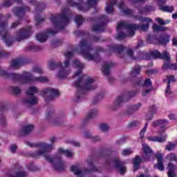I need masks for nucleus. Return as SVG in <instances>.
Returning a JSON list of instances; mask_svg holds the SVG:
<instances>
[{
    "label": "nucleus",
    "instance_id": "4c0bfd02",
    "mask_svg": "<svg viewBox=\"0 0 177 177\" xmlns=\"http://www.w3.org/2000/svg\"><path fill=\"white\" fill-rule=\"evenodd\" d=\"M110 67L111 65L109 63H104L102 68V71L104 74H105V75H109V74H110Z\"/></svg>",
    "mask_w": 177,
    "mask_h": 177
},
{
    "label": "nucleus",
    "instance_id": "603ef678",
    "mask_svg": "<svg viewBox=\"0 0 177 177\" xmlns=\"http://www.w3.org/2000/svg\"><path fill=\"white\" fill-rule=\"evenodd\" d=\"M75 21L77 26H81V24L84 21V18H82L81 15H77Z\"/></svg>",
    "mask_w": 177,
    "mask_h": 177
},
{
    "label": "nucleus",
    "instance_id": "e2e57ef3",
    "mask_svg": "<svg viewBox=\"0 0 177 177\" xmlns=\"http://www.w3.org/2000/svg\"><path fill=\"white\" fill-rule=\"evenodd\" d=\"M0 124L1 125H3V127H5V125H6V119L5 118V117L0 118Z\"/></svg>",
    "mask_w": 177,
    "mask_h": 177
},
{
    "label": "nucleus",
    "instance_id": "9d476101",
    "mask_svg": "<svg viewBox=\"0 0 177 177\" xmlns=\"http://www.w3.org/2000/svg\"><path fill=\"white\" fill-rule=\"evenodd\" d=\"M114 5H117L118 8L120 9V12L124 14L125 16H133L134 13L133 10L127 7L124 1H120L118 3L117 0H111V13L114 12Z\"/></svg>",
    "mask_w": 177,
    "mask_h": 177
},
{
    "label": "nucleus",
    "instance_id": "a878e982",
    "mask_svg": "<svg viewBox=\"0 0 177 177\" xmlns=\"http://www.w3.org/2000/svg\"><path fill=\"white\" fill-rule=\"evenodd\" d=\"M5 27H6V24H3L0 25V28H1V31L0 32V34L3 35V39L4 40L5 43L6 44L7 46H10L12 45V42L9 41L6 38H8V36L6 35V32H5Z\"/></svg>",
    "mask_w": 177,
    "mask_h": 177
},
{
    "label": "nucleus",
    "instance_id": "dca6fc26",
    "mask_svg": "<svg viewBox=\"0 0 177 177\" xmlns=\"http://www.w3.org/2000/svg\"><path fill=\"white\" fill-rule=\"evenodd\" d=\"M138 28H139V25L136 24H127L125 21H120L118 24L116 30L120 31L121 30H138Z\"/></svg>",
    "mask_w": 177,
    "mask_h": 177
},
{
    "label": "nucleus",
    "instance_id": "f8f14e48",
    "mask_svg": "<svg viewBox=\"0 0 177 177\" xmlns=\"http://www.w3.org/2000/svg\"><path fill=\"white\" fill-rule=\"evenodd\" d=\"M40 95L41 96L44 97L46 102H49V100H53V99H55V97L59 96V95H60V93L58 90H56L55 88H47L43 90L40 93Z\"/></svg>",
    "mask_w": 177,
    "mask_h": 177
},
{
    "label": "nucleus",
    "instance_id": "ea45409f",
    "mask_svg": "<svg viewBox=\"0 0 177 177\" xmlns=\"http://www.w3.org/2000/svg\"><path fill=\"white\" fill-rule=\"evenodd\" d=\"M177 144L176 142H169L168 145L165 146V149L167 150V151H172V150H175V148L176 147Z\"/></svg>",
    "mask_w": 177,
    "mask_h": 177
},
{
    "label": "nucleus",
    "instance_id": "de8ad7c7",
    "mask_svg": "<svg viewBox=\"0 0 177 177\" xmlns=\"http://www.w3.org/2000/svg\"><path fill=\"white\" fill-rule=\"evenodd\" d=\"M139 125H140V122L138 120H134L129 122L128 128H135V127H139Z\"/></svg>",
    "mask_w": 177,
    "mask_h": 177
},
{
    "label": "nucleus",
    "instance_id": "4be33fe9",
    "mask_svg": "<svg viewBox=\"0 0 177 177\" xmlns=\"http://www.w3.org/2000/svg\"><path fill=\"white\" fill-rule=\"evenodd\" d=\"M31 34V29H25L20 30L17 35V41H21L22 39H26L28 38Z\"/></svg>",
    "mask_w": 177,
    "mask_h": 177
},
{
    "label": "nucleus",
    "instance_id": "b1692460",
    "mask_svg": "<svg viewBox=\"0 0 177 177\" xmlns=\"http://www.w3.org/2000/svg\"><path fill=\"white\" fill-rule=\"evenodd\" d=\"M142 162H143V159L139 155L136 156L135 158L132 159L134 172H136V171L140 168V164H142Z\"/></svg>",
    "mask_w": 177,
    "mask_h": 177
},
{
    "label": "nucleus",
    "instance_id": "bf43d9fd",
    "mask_svg": "<svg viewBox=\"0 0 177 177\" xmlns=\"http://www.w3.org/2000/svg\"><path fill=\"white\" fill-rule=\"evenodd\" d=\"M152 91H153V88H149V89H147L145 91H142V96H146V95H149V93H150Z\"/></svg>",
    "mask_w": 177,
    "mask_h": 177
},
{
    "label": "nucleus",
    "instance_id": "052dcab7",
    "mask_svg": "<svg viewBox=\"0 0 177 177\" xmlns=\"http://www.w3.org/2000/svg\"><path fill=\"white\" fill-rule=\"evenodd\" d=\"M145 133H146V128H143L140 132V138L142 140L145 138Z\"/></svg>",
    "mask_w": 177,
    "mask_h": 177
},
{
    "label": "nucleus",
    "instance_id": "a18cd8bd",
    "mask_svg": "<svg viewBox=\"0 0 177 177\" xmlns=\"http://www.w3.org/2000/svg\"><path fill=\"white\" fill-rule=\"evenodd\" d=\"M149 23L147 22V24H137V26H138V28H137V30H142V31H147L149 30Z\"/></svg>",
    "mask_w": 177,
    "mask_h": 177
},
{
    "label": "nucleus",
    "instance_id": "49530a36",
    "mask_svg": "<svg viewBox=\"0 0 177 177\" xmlns=\"http://www.w3.org/2000/svg\"><path fill=\"white\" fill-rule=\"evenodd\" d=\"M26 10H30V8H18L15 10V12L16 13L17 16H20V15H24V11Z\"/></svg>",
    "mask_w": 177,
    "mask_h": 177
},
{
    "label": "nucleus",
    "instance_id": "20e7f679",
    "mask_svg": "<svg viewBox=\"0 0 177 177\" xmlns=\"http://www.w3.org/2000/svg\"><path fill=\"white\" fill-rule=\"evenodd\" d=\"M65 57H66V60L64 62V66L62 62H58L55 64L53 62H50L48 64V67L50 70H55L59 67L60 71L57 73V77L58 78H66L67 75L70 73V70H68V66H70V57H73L72 52H67L65 53Z\"/></svg>",
    "mask_w": 177,
    "mask_h": 177
},
{
    "label": "nucleus",
    "instance_id": "8fccbe9b",
    "mask_svg": "<svg viewBox=\"0 0 177 177\" xmlns=\"http://www.w3.org/2000/svg\"><path fill=\"white\" fill-rule=\"evenodd\" d=\"M32 73H34V74H44V70H42V68L41 67L39 66H35L32 68Z\"/></svg>",
    "mask_w": 177,
    "mask_h": 177
},
{
    "label": "nucleus",
    "instance_id": "bb28decb",
    "mask_svg": "<svg viewBox=\"0 0 177 177\" xmlns=\"http://www.w3.org/2000/svg\"><path fill=\"white\" fill-rule=\"evenodd\" d=\"M167 176L168 177H175L176 174H175V169H176V166L172 162H169L167 165Z\"/></svg>",
    "mask_w": 177,
    "mask_h": 177
},
{
    "label": "nucleus",
    "instance_id": "72a5a7b5",
    "mask_svg": "<svg viewBox=\"0 0 177 177\" xmlns=\"http://www.w3.org/2000/svg\"><path fill=\"white\" fill-rule=\"evenodd\" d=\"M32 129H34V125L27 124L21 129V133H22L23 135L30 133V132H31V131H32Z\"/></svg>",
    "mask_w": 177,
    "mask_h": 177
},
{
    "label": "nucleus",
    "instance_id": "f3484780",
    "mask_svg": "<svg viewBox=\"0 0 177 177\" xmlns=\"http://www.w3.org/2000/svg\"><path fill=\"white\" fill-rule=\"evenodd\" d=\"M158 133L160 136H149L147 138L149 142H158V143H164L167 140V134L165 131L159 130Z\"/></svg>",
    "mask_w": 177,
    "mask_h": 177
},
{
    "label": "nucleus",
    "instance_id": "5fc2aeb1",
    "mask_svg": "<svg viewBox=\"0 0 177 177\" xmlns=\"http://www.w3.org/2000/svg\"><path fill=\"white\" fill-rule=\"evenodd\" d=\"M166 62H167L163 64L162 68L164 70H169V69L171 70V64H169V59L166 60Z\"/></svg>",
    "mask_w": 177,
    "mask_h": 177
},
{
    "label": "nucleus",
    "instance_id": "7ed1b4c3",
    "mask_svg": "<svg viewBox=\"0 0 177 177\" xmlns=\"http://www.w3.org/2000/svg\"><path fill=\"white\" fill-rule=\"evenodd\" d=\"M0 75L5 78H11L14 81H18L19 84H30V82H48V77H32V74L25 72L23 74L8 73L6 71L0 69Z\"/></svg>",
    "mask_w": 177,
    "mask_h": 177
},
{
    "label": "nucleus",
    "instance_id": "39448f33",
    "mask_svg": "<svg viewBox=\"0 0 177 177\" xmlns=\"http://www.w3.org/2000/svg\"><path fill=\"white\" fill-rule=\"evenodd\" d=\"M78 49L80 55L86 59L87 60H94L96 62L99 59V54L95 53L92 55V48H91V44L86 41H82L79 44Z\"/></svg>",
    "mask_w": 177,
    "mask_h": 177
},
{
    "label": "nucleus",
    "instance_id": "4d7b16f0",
    "mask_svg": "<svg viewBox=\"0 0 177 177\" xmlns=\"http://www.w3.org/2000/svg\"><path fill=\"white\" fill-rule=\"evenodd\" d=\"M171 93H172V91H171V84H167L165 90V95L167 96V95H171Z\"/></svg>",
    "mask_w": 177,
    "mask_h": 177
},
{
    "label": "nucleus",
    "instance_id": "69168bd1",
    "mask_svg": "<svg viewBox=\"0 0 177 177\" xmlns=\"http://www.w3.org/2000/svg\"><path fill=\"white\" fill-rule=\"evenodd\" d=\"M12 89L14 93L15 94L20 93V92H21V91L20 90V88L19 87H12Z\"/></svg>",
    "mask_w": 177,
    "mask_h": 177
},
{
    "label": "nucleus",
    "instance_id": "e433bc0d",
    "mask_svg": "<svg viewBox=\"0 0 177 177\" xmlns=\"http://www.w3.org/2000/svg\"><path fill=\"white\" fill-rule=\"evenodd\" d=\"M134 19H136L137 20H140V21H142L143 23H151L153 20L150 17H144L141 15H134L133 16Z\"/></svg>",
    "mask_w": 177,
    "mask_h": 177
},
{
    "label": "nucleus",
    "instance_id": "473e14b6",
    "mask_svg": "<svg viewBox=\"0 0 177 177\" xmlns=\"http://www.w3.org/2000/svg\"><path fill=\"white\" fill-rule=\"evenodd\" d=\"M158 42L160 45H166L169 42V36L167 35H161L158 39Z\"/></svg>",
    "mask_w": 177,
    "mask_h": 177
},
{
    "label": "nucleus",
    "instance_id": "338daca9",
    "mask_svg": "<svg viewBox=\"0 0 177 177\" xmlns=\"http://www.w3.org/2000/svg\"><path fill=\"white\" fill-rule=\"evenodd\" d=\"M135 29L129 30V33L127 34L128 37H133L135 35Z\"/></svg>",
    "mask_w": 177,
    "mask_h": 177
},
{
    "label": "nucleus",
    "instance_id": "0e129e2a",
    "mask_svg": "<svg viewBox=\"0 0 177 177\" xmlns=\"http://www.w3.org/2000/svg\"><path fill=\"white\" fill-rule=\"evenodd\" d=\"M17 149V146L15 145H12L10 147V151H11V153H15Z\"/></svg>",
    "mask_w": 177,
    "mask_h": 177
},
{
    "label": "nucleus",
    "instance_id": "7c9ffc66",
    "mask_svg": "<svg viewBox=\"0 0 177 177\" xmlns=\"http://www.w3.org/2000/svg\"><path fill=\"white\" fill-rule=\"evenodd\" d=\"M142 107V104L138 103L135 105L130 106L129 109L127 111V115H131V114H133V111H136V110H139V108Z\"/></svg>",
    "mask_w": 177,
    "mask_h": 177
},
{
    "label": "nucleus",
    "instance_id": "2f4dec72",
    "mask_svg": "<svg viewBox=\"0 0 177 177\" xmlns=\"http://www.w3.org/2000/svg\"><path fill=\"white\" fill-rule=\"evenodd\" d=\"M21 66V60L17 59H13L11 62V64L10 66V70H16L19 68Z\"/></svg>",
    "mask_w": 177,
    "mask_h": 177
},
{
    "label": "nucleus",
    "instance_id": "9b49d317",
    "mask_svg": "<svg viewBox=\"0 0 177 177\" xmlns=\"http://www.w3.org/2000/svg\"><path fill=\"white\" fill-rule=\"evenodd\" d=\"M111 51L115 52V53H122V52L126 51L127 55L129 56L132 60H136L138 58L133 55V50L128 49V48L124 47L123 45L114 44L111 46Z\"/></svg>",
    "mask_w": 177,
    "mask_h": 177
},
{
    "label": "nucleus",
    "instance_id": "a19ab883",
    "mask_svg": "<svg viewBox=\"0 0 177 177\" xmlns=\"http://www.w3.org/2000/svg\"><path fill=\"white\" fill-rule=\"evenodd\" d=\"M104 28V24L102 23L99 25H95L93 27V31H95L96 32H100L103 31V29Z\"/></svg>",
    "mask_w": 177,
    "mask_h": 177
},
{
    "label": "nucleus",
    "instance_id": "864d4df0",
    "mask_svg": "<svg viewBox=\"0 0 177 177\" xmlns=\"http://www.w3.org/2000/svg\"><path fill=\"white\" fill-rule=\"evenodd\" d=\"M105 12H106V13L108 14L111 13V1L107 2L106 6L105 7Z\"/></svg>",
    "mask_w": 177,
    "mask_h": 177
},
{
    "label": "nucleus",
    "instance_id": "58836bf2",
    "mask_svg": "<svg viewBox=\"0 0 177 177\" xmlns=\"http://www.w3.org/2000/svg\"><path fill=\"white\" fill-rule=\"evenodd\" d=\"M97 114H99V111L97 109H92L88 112L87 115V118H95V117H96Z\"/></svg>",
    "mask_w": 177,
    "mask_h": 177
},
{
    "label": "nucleus",
    "instance_id": "c03bdc74",
    "mask_svg": "<svg viewBox=\"0 0 177 177\" xmlns=\"http://www.w3.org/2000/svg\"><path fill=\"white\" fill-rule=\"evenodd\" d=\"M41 49H42V48L34 44H31L28 47V50H31L32 52H38L41 50Z\"/></svg>",
    "mask_w": 177,
    "mask_h": 177
},
{
    "label": "nucleus",
    "instance_id": "6e6552de",
    "mask_svg": "<svg viewBox=\"0 0 177 177\" xmlns=\"http://www.w3.org/2000/svg\"><path fill=\"white\" fill-rule=\"evenodd\" d=\"M99 2V0H87L86 3H77L73 2V0L68 1V5L69 6H75L77 8L78 10H81V12H86L91 9V8H93V6H96V4Z\"/></svg>",
    "mask_w": 177,
    "mask_h": 177
},
{
    "label": "nucleus",
    "instance_id": "1a4fd4ad",
    "mask_svg": "<svg viewBox=\"0 0 177 177\" xmlns=\"http://www.w3.org/2000/svg\"><path fill=\"white\" fill-rule=\"evenodd\" d=\"M87 164L91 168L90 170L82 171L80 169V165H75L71 167V171L73 172L74 175H75L77 177H84L86 174L96 171V167H95L93 165L92 160H87Z\"/></svg>",
    "mask_w": 177,
    "mask_h": 177
},
{
    "label": "nucleus",
    "instance_id": "6ab92c4d",
    "mask_svg": "<svg viewBox=\"0 0 177 177\" xmlns=\"http://www.w3.org/2000/svg\"><path fill=\"white\" fill-rule=\"evenodd\" d=\"M157 3L159 6L160 10H162V12L172 13V12L175 10V8H174V6H165V3H167V0H157Z\"/></svg>",
    "mask_w": 177,
    "mask_h": 177
},
{
    "label": "nucleus",
    "instance_id": "6e6d98bb",
    "mask_svg": "<svg viewBox=\"0 0 177 177\" xmlns=\"http://www.w3.org/2000/svg\"><path fill=\"white\" fill-rule=\"evenodd\" d=\"M145 9L147 11V13H149V12H153V10H154V8L150 5H146L145 6Z\"/></svg>",
    "mask_w": 177,
    "mask_h": 177
},
{
    "label": "nucleus",
    "instance_id": "f257e3e1",
    "mask_svg": "<svg viewBox=\"0 0 177 177\" xmlns=\"http://www.w3.org/2000/svg\"><path fill=\"white\" fill-rule=\"evenodd\" d=\"M26 145L27 146H30V147H37L39 150L32 154V157H34V158H39L41 156L44 157L46 161L50 162V164H52L53 168L57 171H63V169H64V163H63L61 160L62 154L66 156V157H71L74 156V153L71 152V151L64 150L60 148L58 150V153L55 156L52 157L49 155V153L53 150V145L48 144L46 142H41L37 145L27 142Z\"/></svg>",
    "mask_w": 177,
    "mask_h": 177
},
{
    "label": "nucleus",
    "instance_id": "0eeeda50",
    "mask_svg": "<svg viewBox=\"0 0 177 177\" xmlns=\"http://www.w3.org/2000/svg\"><path fill=\"white\" fill-rule=\"evenodd\" d=\"M136 95V91H127L126 93H122L119 95L115 102L113 103V106L112 107V110H117L118 107H121L122 103H125V102H128L134 97Z\"/></svg>",
    "mask_w": 177,
    "mask_h": 177
},
{
    "label": "nucleus",
    "instance_id": "5701e85b",
    "mask_svg": "<svg viewBox=\"0 0 177 177\" xmlns=\"http://www.w3.org/2000/svg\"><path fill=\"white\" fill-rule=\"evenodd\" d=\"M169 122L168 120L166 119L162 120H154L152 123V126L154 128H157V127H160V129H167V126L168 125Z\"/></svg>",
    "mask_w": 177,
    "mask_h": 177
},
{
    "label": "nucleus",
    "instance_id": "2eb2a0df",
    "mask_svg": "<svg viewBox=\"0 0 177 177\" xmlns=\"http://www.w3.org/2000/svg\"><path fill=\"white\" fill-rule=\"evenodd\" d=\"M114 168L119 171L121 175H124L127 172V167H125V162L122 161L120 158H115L112 160Z\"/></svg>",
    "mask_w": 177,
    "mask_h": 177
},
{
    "label": "nucleus",
    "instance_id": "4468645a",
    "mask_svg": "<svg viewBox=\"0 0 177 177\" xmlns=\"http://www.w3.org/2000/svg\"><path fill=\"white\" fill-rule=\"evenodd\" d=\"M50 21L53 23V24H55V26H58L59 24H63L64 26L68 24L69 19L68 16H67V15L62 14V15L51 17Z\"/></svg>",
    "mask_w": 177,
    "mask_h": 177
},
{
    "label": "nucleus",
    "instance_id": "412c9836",
    "mask_svg": "<svg viewBox=\"0 0 177 177\" xmlns=\"http://www.w3.org/2000/svg\"><path fill=\"white\" fill-rule=\"evenodd\" d=\"M142 153L145 161H150V158L153 156L151 148L147 145H144L142 147Z\"/></svg>",
    "mask_w": 177,
    "mask_h": 177
},
{
    "label": "nucleus",
    "instance_id": "ddd939ff",
    "mask_svg": "<svg viewBox=\"0 0 177 177\" xmlns=\"http://www.w3.org/2000/svg\"><path fill=\"white\" fill-rule=\"evenodd\" d=\"M38 93V89L35 86L30 87L27 91L26 94L28 99L24 100V102L26 104H37L38 103V97L34 96L35 93Z\"/></svg>",
    "mask_w": 177,
    "mask_h": 177
},
{
    "label": "nucleus",
    "instance_id": "3c124183",
    "mask_svg": "<svg viewBox=\"0 0 177 177\" xmlns=\"http://www.w3.org/2000/svg\"><path fill=\"white\" fill-rule=\"evenodd\" d=\"M47 118H53V121H56V118L55 117V111L53 110L50 111L46 114Z\"/></svg>",
    "mask_w": 177,
    "mask_h": 177
},
{
    "label": "nucleus",
    "instance_id": "09e8293b",
    "mask_svg": "<svg viewBox=\"0 0 177 177\" xmlns=\"http://www.w3.org/2000/svg\"><path fill=\"white\" fill-rule=\"evenodd\" d=\"M133 153V151H132L131 148L124 149L122 151V156H124L125 157H127V156H130V154H132Z\"/></svg>",
    "mask_w": 177,
    "mask_h": 177
},
{
    "label": "nucleus",
    "instance_id": "13d9d810",
    "mask_svg": "<svg viewBox=\"0 0 177 177\" xmlns=\"http://www.w3.org/2000/svg\"><path fill=\"white\" fill-rule=\"evenodd\" d=\"M156 21H158V24H160V26H165V24H167V22L163 21V19L162 18H157Z\"/></svg>",
    "mask_w": 177,
    "mask_h": 177
},
{
    "label": "nucleus",
    "instance_id": "423d86ee",
    "mask_svg": "<svg viewBox=\"0 0 177 177\" xmlns=\"http://www.w3.org/2000/svg\"><path fill=\"white\" fill-rule=\"evenodd\" d=\"M140 56L142 57V59L145 60H150L151 59H162L163 60H170L171 57L167 51H164L161 54L158 50H154L150 51L149 53L147 52H140Z\"/></svg>",
    "mask_w": 177,
    "mask_h": 177
},
{
    "label": "nucleus",
    "instance_id": "aec40b11",
    "mask_svg": "<svg viewBox=\"0 0 177 177\" xmlns=\"http://www.w3.org/2000/svg\"><path fill=\"white\" fill-rule=\"evenodd\" d=\"M133 84L135 86H151V81L150 79H146L145 82H143L142 77H136Z\"/></svg>",
    "mask_w": 177,
    "mask_h": 177
},
{
    "label": "nucleus",
    "instance_id": "774afa93",
    "mask_svg": "<svg viewBox=\"0 0 177 177\" xmlns=\"http://www.w3.org/2000/svg\"><path fill=\"white\" fill-rule=\"evenodd\" d=\"M170 70H177V64H170Z\"/></svg>",
    "mask_w": 177,
    "mask_h": 177
},
{
    "label": "nucleus",
    "instance_id": "a211bd4d",
    "mask_svg": "<svg viewBox=\"0 0 177 177\" xmlns=\"http://www.w3.org/2000/svg\"><path fill=\"white\" fill-rule=\"evenodd\" d=\"M56 32H57L56 30L48 29L46 32L38 34L36 38L39 42H45L49 35H55Z\"/></svg>",
    "mask_w": 177,
    "mask_h": 177
},
{
    "label": "nucleus",
    "instance_id": "79ce46f5",
    "mask_svg": "<svg viewBox=\"0 0 177 177\" xmlns=\"http://www.w3.org/2000/svg\"><path fill=\"white\" fill-rule=\"evenodd\" d=\"M99 129L102 131V132H107L110 129V126L107 123H101L99 124Z\"/></svg>",
    "mask_w": 177,
    "mask_h": 177
},
{
    "label": "nucleus",
    "instance_id": "37998d69",
    "mask_svg": "<svg viewBox=\"0 0 177 177\" xmlns=\"http://www.w3.org/2000/svg\"><path fill=\"white\" fill-rule=\"evenodd\" d=\"M167 158L169 161H175V162H177V156L175 153H170L167 154Z\"/></svg>",
    "mask_w": 177,
    "mask_h": 177
},
{
    "label": "nucleus",
    "instance_id": "f704fd0d",
    "mask_svg": "<svg viewBox=\"0 0 177 177\" xmlns=\"http://www.w3.org/2000/svg\"><path fill=\"white\" fill-rule=\"evenodd\" d=\"M127 33H125L121 30H117L115 39H118V41H122V39H125V38H127Z\"/></svg>",
    "mask_w": 177,
    "mask_h": 177
},
{
    "label": "nucleus",
    "instance_id": "f03ea898",
    "mask_svg": "<svg viewBox=\"0 0 177 177\" xmlns=\"http://www.w3.org/2000/svg\"><path fill=\"white\" fill-rule=\"evenodd\" d=\"M73 66L78 70L74 74V78L77 79L75 85L77 88L78 93H85L88 91H93L97 88V86L93 83L95 81L93 78L82 74V69L85 68V64L75 59L73 62Z\"/></svg>",
    "mask_w": 177,
    "mask_h": 177
},
{
    "label": "nucleus",
    "instance_id": "680f3d73",
    "mask_svg": "<svg viewBox=\"0 0 177 177\" xmlns=\"http://www.w3.org/2000/svg\"><path fill=\"white\" fill-rule=\"evenodd\" d=\"M171 82H175V77L174 76H169L167 80V84L171 85Z\"/></svg>",
    "mask_w": 177,
    "mask_h": 177
},
{
    "label": "nucleus",
    "instance_id": "c85d7f7f",
    "mask_svg": "<svg viewBox=\"0 0 177 177\" xmlns=\"http://www.w3.org/2000/svg\"><path fill=\"white\" fill-rule=\"evenodd\" d=\"M8 177H26L27 174L25 171L16 172L15 170H11L7 174Z\"/></svg>",
    "mask_w": 177,
    "mask_h": 177
},
{
    "label": "nucleus",
    "instance_id": "c9c22d12",
    "mask_svg": "<svg viewBox=\"0 0 177 177\" xmlns=\"http://www.w3.org/2000/svg\"><path fill=\"white\" fill-rule=\"evenodd\" d=\"M152 27L154 32H163L164 31H167V27L158 26L157 24H154Z\"/></svg>",
    "mask_w": 177,
    "mask_h": 177
},
{
    "label": "nucleus",
    "instance_id": "c756f323",
    "mask_svg": "<svg viewBox=\"0 0 177 177\" xmlns=\"http://www.w3.org/2000/svg\"><path fill=\"white\" fill-rule=\"evenodd\" d=\"M142 73V67L139 65H136L133 70H131L130 76L132 78H136V75H139Z\"/></svg>",
    "mask_w": 177,
    "mask_h": 177
},
{
    "label": "nucleus",
    "instance_id": "393cba45",
    "mask_svg": "<svg viewBox=\"0 0 177 177\" xmlns=\"http://www.w3.org/2000/svg\"><path fill=\"white\" fill-rule=\"evenodd\" d=\"M148 113L150 115H147L146 120L147 121H150L153 120V116L154 115V114H157V106H156V105H151V106H149Z\"/></svg>",
    "mask_w": 177,
    "mask_h": 177
},
{
    "label": "nucleus",
    "instance_id": "cd10ccee",
    "mask_svg": "<svg viewBox=\"0 0 177 177\" xmlns=\"http://www.w3.org/2000/svg\"><path fill=\"white\" fill-rule=\"evenodd\" d=\"M156 158L157 159L158 164H157V168L159 169V171H164V164L162 162V154L161 153H156L155 155Z\"/></svg>",
    "mask_w": 177,
    "mask_h": 177
}]
</instances>
